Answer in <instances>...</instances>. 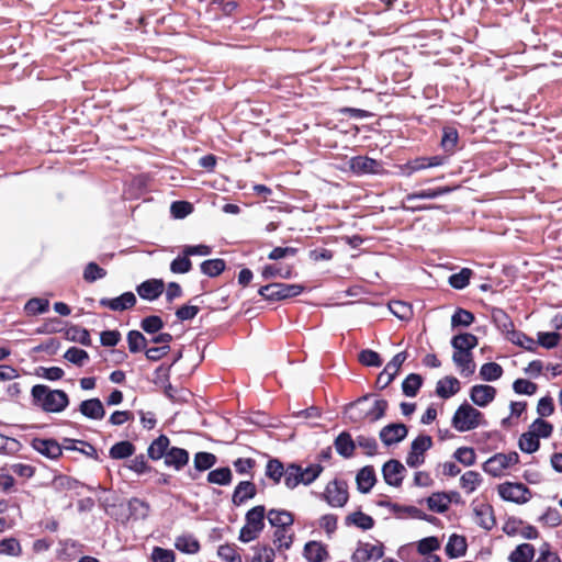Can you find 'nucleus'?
Wrapping results in <instances>:
<instances>
[{"mask_svg":"<svg viewBox=\"0 0 562 562\" xmlns=\"http://www.w3.org/2000/svg\"><path fill=\"white\" fill-rule=\"evenodd\" d=\"M215 462V456L210 452H198L194 457V467L199 471H204L212 468Z\"/></svg>","mask_w":562,"mask_h":562,"instance_id":"864d4df0","label":"nucleus"},{"mask_svg":"<svg viewBox=\"0 0 562 562\" xmlns=\"http://www.w3.org/2000/svg\"><path fill=\"white\" fill-rule=\"evenodd\" d=\"M431 447L429 436H418L411 446V451L406 458V463L411 468H416L424 462V453Z\"/></svg>","mask_w":562,"mask_h":562,"instance_id":"9d476101","label":"nucleus"},{"mask_svg":"<svg viewBox=\"0 0 562 562\" xmlns=\"http://www.w3.org/2000/svg\"><path fill=\"white\" fill-rule=\"evenodd\" d=\"M503 368L496 362H486L480 368V378L486 382H493L502 378Z\"/></svg>","mask_w":562,"mask_h":562,"instance_id":"2f4dec72","label":"nucleus"},{"mask_svg":"<svg viewBox=\"0 0 562 562\" xmlns=\"http://www.w3.org/2000/svg\"><path fill=\"white\" fill-rule=\"evenodd\" d=\"M473 321H474V315L471 312L463 310V308H458L451 317V325H452V327H458V326L468 327L473 323Z\"/></svg>","mask_w":562,"mask_h":562,"instance_id":"8fccbe9b","label":"nucleus"},{"mask_svg":"<svg viewBox=\"0 0 562 562\" xmlns=\"http://www.w3.org/2000/svg\"><path fill=\"white\" fill-rule=\"evenodd\" d=\"M383 554L384 548L381 542H359L357 549L351 555V561L368 562L370 560H379L383 557Z\"/></svg>","mask_w":562,"mask_h":562,"instance_id":"6e6552de","label":"nucleus"},{"mask_svg":"<svg viewBox=\"0 0 562 562\" xmlns=\"http://www.w3.org/2000/svg\"><path fill=\"white\" fill-rule=\"evenodd\" d=\"M304 557L308 562H324L329 558L326 546L318 541H310L304 547Z\"/></svg>","mask_w":562,"mask_h":562,"instance_id":"aec40b11","label":"nucleus"},{"mask_svg":"<svg viewBox=\"0 0 562 562\" xmlns=\"http://www.w3.org/2000/svg\"><path fill=\"white\" fill-rule=\"evenodd\" d=\"M440 547L441 542L435 536L423 538L415 543L416 551L423 557L438 551Z\"/></svg>","mask_w":562,"mask_h":562,"instance_id":"7c9ffc66","label":"nucleus"},{"mask_svg":"<svg viewBox=\"0 0 562 562\" xmlns=\"http://www.w3.org/2000/svg\"><path fill=\"white\" fill-rule=\"evenodd\" d=\"M450 498L445 493H435L428 497L427 504L429 509L436 513H443L450 505Z\"/></svg>","mask_w":562,"mask_h":562,"instance_id":"f704fd0d","label":"nucleus"},{"mask_svg":"<svg viewBox=\"0 0 562 562\" xmlns=\"http://www.w3.org/2000/svg\"><path fill=\"white\" fill-rule=\"evenodd\" d=\"M324 497L333 507H342L348 501L347 485L340 481H331L327 484Z\"/></svg>","mask_w":562,"mask_h":562,"instance_id":"1a4fd4ad","label":"nucleus"},{"mask_svg":"<svg viewBox=\"0 0 562 562\" xmlns=\"http://www.w3.org/2000/svg\"><path fill=\"white\" fill-rule=\"evenodd\" d=\"M192 263L188 256L182 254V256L177 257L172 260L170 265V270L173 273H187L191 270Z\"/></svg>","mask_w":562,"mask_h":562,"instance_id":"052dcab7","label":"nucleus"},{"mask_svg":"<svg viewBox=\"0 0 562 562\" xmlns=\"http://www.w3.org/2000/svg\"><path fill=\"white\" fill-rule=\"evenodd\" d=\"M481 483L482 476L475 471H468L460 477V485L468 494L473 493Z\"/></svg>","mask_w":562,"mask_h":562,"instance_id":"473e14b6","label":"nucleus"},{"mask_svg":"<svg viewBox=\"0 0 562 562\" xmlns=\"http://www.w3.org/2000/svg\"><path fill=\"white\" fill-rule=\"evenodd\" d=\"M49 306L48 300L34 297L26 302L24 311L27 315H37L47 312Z\"/></svg>","mask_w":562,"mask_h":562,"instance_id":"37998d69","label":"nucleus"},{"mask_svg":"<svg viewBox=\"0 0 562 562\" xmlns=\"http://www.w3.org/2000/svg\"><path fill=\"white\" fill-rule=\"evenodd\" d=\"M169 439L161 435L155 439L148 448V456L153 460L165 458L168 453Z\"/></svg>","mask_w":562,"mask_h":562,"instance_id":"c85d7f7f","label":"nucleus"},{"mask_svg":"<svg viewBox=\"0 0 562 562\" xmlns=\"http://www.w3.org/2000/svg\"><path fill=\"white\" fill-rule=\"evenodd\" d=\"M507 339L515 345L520 346L521 348L532 351L535 350L536 342L532 338L528 337L521 331L512 330L508 331Z\"/></svg>","mask_w":562,"mask_h":562,"instance_id":"ea45409f","label":"nucleus"},{"mask_svg":"<svg viewBox=\"0 0 562 562\" xmlns=\"http://www.w3.org/2000/svg\"><path fill=\"white\" fill-rule=\"evenodd\" d=\"M529 431H531L538 439L540 438H549L553 431V426L543 420L542 418H537L530 426Z\"/></svg>","mask_w":562,"mask_h":562,"instance_id":"58836bf2","label":"nucleus"},{"mask_svg":"<svg viewBox=\"0 0 562 562\" xmlns=\"http://www.w3.org/2000/svg\"><path fill=\"white\" fill-rule=\"evenodd\" d=\"M22 553V547L18 539L10 537L0 541V554L9 557H19Z\"/></svg>","mask_w":562,"mask_h":562,"instance_id":"4c0bfd02","label":"nucleus"},{"mask_svg":"<svg viewBox=\"0 0 562 562\" xmlns=\"http://www.w3.org/2000/svg\"><path fill=\"white\" fill-rule=\"evenodd\" d=\"M164 286L162 280L150 279L138 285L137 293L142 299L153 301L162 293Z\"/></svg>","mask_w":562,"mask_h":562,"instance_id":"6ab92c4d","label":"nucleus"},{"mask_svg":"<svg viewBox=\"0 0 562 562\" xmlns=\"http://www.w3.org/2000/svg\"><path fill=\"white\" fill-rule=\"evenodd\" d=\"M104 276H105V270L102 269L101 267H99L94 262L88 263L85 269V272H83L85 280L89 281V282H93L98 279L103 278Z\"/></svg>","mask_w":562,"mask_h":562,"instance_id":"69168bd1","label":"nucleus"},{"mask_svg":"<svg viewBox=\"0 0 562 562\" xmlns=\"http://www.w3.org/2000/svg\"><path fill=\"white\" fill-rule=\"evenodd\" d=\"M513 389L518 394L532 395L537 391V385L525 379H518L514 382Z\"/></svg>","mask_w":562,"mask_h":562,"instance_id":"0e129e2a","label":"nucleus"},{"mask_svg":"<svg viewBox=\"0 0 562 562\" xmlns=\"http://www.w3.org/2000/svg\"><path fill=\"white\" fill-rule=\"evenodd\" d=\"M192 204L187 201H176L170 206V212L175 218H183L191 214Z\"/></svg>","mask_w":562,"mask_h":562,"instance_id":"13d9d810","label":"nucleus"},{"mask_svg":"<svg viewBox=\"0 0 562 562\" xmlns=\"http://www.w3.org/2000/svg\"><path fill=\"white\" fill-rule=\"evenodd\" d=\"M519 462L517 452L496 453L483 463V471L491 476L501 477Z\"/></svg>","mask_w":562,"mask_h":562,"instance_id":"20e7f679","label":"nucleus"},{"mask_svg":"<svg viewBox=\"0 0 562 562\" xmlns=\"http://www.w3.org/2000/svg\"><path fill=\"white\" fill-rule=\"evenodd\" d=\"M189 461V453L181 448H171L165 457V464L176 470L183 468Z\"/></svg>","mask_w":562,"mask_h":562,"instance_id":"b1692460","label":"nucleus"},{"mask_svg":"<svg viewBox=\"0 0 562 562\" xmlns=\"http://www.w3.org/2000/svg\"><path fill=\"white\" fill-rule=\"evenodd\" d=\"M468 542L464 536L453 533L446 544V553L450 559H458L465 555Z\"/></svg>","mask_w":562,"mask_h":562,"instance_id":"a211bd4d","label":"nucleus"},{"mask_svg":"<svg viewBox=\"0 0 562 562\" xmlns=\"http://www.w3.org/2000/svg\"><path fill=\"white\" fill-rule=\"evenodd\" d=\"M134 453V446L130 441H120L110 449L113 459H125Z\"/></svg>","mask_w":562,"mask_h":562,"instance_id":"49530a36","label":"nucleus"},{"mask_svg":"<svg viewBox=\"0 0 562 562\" xmlns=\"http://www.w3.org/2000/svg\"><path fill=\"white\" fill-rule=\"evenodd\" d=\"M471 276L472 271L469 268H463L460 272L449 278V283L454 289H463L469 284Z\"/></svg>","mask_w":562,"mask_h":562,"instance_id":"603ef678","label":"nucleus"},{"mask_svg":"<svg viewBox=\"0 0 562 562\" xmlns=\"http://www.w3.org/2000/svg\"><path fill=\"white\" fill-rule=\"evenodd\" d=\"M407 435V428L404 424L396 423L383 427L380 431V438L386 446H391L403 440Z\"/></svg>","mask_w":562,"mask_h":562,"instance_id":"4468645a","label":"nucleus"},{"mask_svg":"<svg viewBox=\"0 0 562 562\" xmlns=\"http://www.w3.org/2000/svg\"><path fill=\"white\" fill-rule=\"evenodd\" d=\"M153 562H175V553L172 550L155 547L151 552Z\"/></svg>","mask_w":562,"mask_h":562,"instance_id":"338daca9","label":"nucleus"},{"mask_svg":"<svg viewBox=\"0 0 562 562\" xmlns=\"http://www.w3.org/2000/svg\"><path fill=\"white\" fill-rule=\"evenodd\" d=\"M135 302V295L132 292H126L117 297L103 300L101 303L113 311H124L132 307Z\"/></svg>","mask_w":562,"mask_h":562,"instance_id":"bb28decb","label":"nucleus"},{"mask_svg":"<svg viewBox=\"0 0 562 562\" xmlns=\"http://www.w3.org/2000/svg\"><path fill=\"white\" fill-rule=\"evenodd\" d=\"M358 490L361 493H368L375 483L374 470L370 467L362 468L356 477Z\"/></svg>","mask_w":562,"mask_h":562,"instance_id":"cd10ccee","label":"nucleus"},{"mask_svg":"<svg viewBox=\"0 0 562 562\" xmlns=\"http://www.w3.org/2000/svg\"><path fill=\"white\" fill-rule=\"evenodd\" d=\"M499 496L506 502L525 504L532 497L531 491L522 483L505 482L497 486Z\"/></svg>","mask_w":562,"mask_h":562,"instance_id":"0eeeda50","label":"nucleus"},{"mask_svg":"<svg viewBox=\"0 0 562 562\" xmlns=\"http://www.w3.org/2000/svg\"><path fill=\"white\" fill-rule=\"evenodd\" d=\"M355 442L347 432L340 434L335 440L337 452L344 457H350L355 450Z\"/></svg>","mask_w":562,"mask_h":562,"instance_id":"c9c22d12","label":"nucleus"},{"mask_svg":"<svg viewBox=\"0 0 562 562\" xmlns=\"http://www.w3.org/2000/svg\"><path fill=\"white\" fill-rule=\"evenodd\" d=\"M284 469L281 462L278 460H270L266 467V474L274 482H279L282 476H284Z\"/></svg>","mask_w":562,"mask_h":562,"instance_id":"e2e57ef3","label":"nucleus"},{"mask_svg":"<svg viewBox=\"0 0 562 562\" xmlns=\"http://www.w3.org/2000/svg\"><path fill=\"white\" fill-rule=\"evenodd\" d=\"M389 308L400 319H408L412 316L411 306L402 301L391 302Z\"/></svg>","mask_w":562,"mask_h":562,"instance_id":"4d7b16f0","label":"nucleus"},{"mask_svg":"<svg viewBox=\"0 0 562 562\" xmlns=\"http://www.w3.org/2000/svg\"><path fill=\"white\" fill-rule=\"evenodd\" d=\"M482 423L483 414L470 404L460 405L452 417V426L461 432L475 429Z\"/></svg>","mask_w":562,"mask_h":562,"instance_id":"39448f33","label":"nucleus"},{"mask_svg":"<svg viewBox=\"0 0 562 562\" xmlns=\"http://www.w3.org/2000/svg\"><path fill=\"white\" fill-rule=\"evenodd\" d=\"M34 405L46 413H61L69 405V397L63 390H52L50 387L36 384L31 390Z\"/></svg>","mask_w":562,"mask_h":562,"instance_id":"f257e3e1","label":"nucleus"},{"mask_svg":"<svg viewBox=\"0 0 562 562\" xmlns=\"http://www.w3.org/2000/svg\"><path fill=\"white\" fill-rule=\"evenodd\" d=\"M460 391V382L454 376H445L437 382L436 393L442 398H449Z\"/></svg>","mask_w":562,"mask_h":562,"instance_id":"4be33fe9","label":"nucleus"},{"mask_svg":"<svg viewBox=\"0 0 562 562\" xmlns=\"http://www.w3.org/2000/svg\"><path fill=\"white\" fill-rule=\"evenodd\" d=\"M383 476L385 482L392 486H400L403 481L405 468L396 460H390L383 465Z\"/></svg>","mask_w":562,"mask_h":562,"instance_id":"dca6fc26","label":"nucleus"},{"mask_svg":"<svg viewBox=\"0 0 562 562\" xmlns=\"http://www.w3.org/2000/svg\"><path fill=\"white\" fill-rule=\"evenodd\" d=\"M518 445L521 451L526 453H533L539 449L540 441L531 431L528 430L520 436Z\"/></svg>","mask_w":562,"mask_h":562,"instance_id":"e433bc0d","label":"nucleus"},{"mask_svg":"<svg viewBox=\"0 0 562 562\" xmlns=\"http://www.w3.org/2000/svg\"><path fill=\"white\" fill-rule=\"evenodd\" d=\"M274 551L269 547H258L255 550V554L251 562H273Z\"/></svg>","mask_w":562,"mask_h":562,"instance_id":"774afa93","label":"nucleus"},{"mask_svg":"<svg viewBox=\"0 0 562 562\" xmlns=\"http://www.w3.org/2000/svg\"><path fill=\"white\" fill-rule=\"evenodd\" d=\"M268 521L277 529L288 528L293 524V516L283 509H271L267 514Z\"/></svg>","mask_w":562,"mask_h":562,"instance_id":"5701e85b","label":"nucleus"},{"mask_svg":"<svg viewBox=\"0 0 562 562\" xmlns=\"http://www.w3.org/2000/svg\"><path fill=\"white\" fill-rule=\"evenodd\" d=\"M348 165L349 168L357 175L382 172L381 164L366 156L352 157L348 161Z\"/></svg>","mask_w":562,"mask_h":562,"instance_id":"9b49d317","label":"nucleus"},{"mask_svg":"<svg viewBox=\"0 0 562 562\" xmlns=\"http://www.w3.org/2000/svg\"><path fill=\"white\" fill-rule=\"evenodd\" d=\"M64 358L74 364L82 366L89 356L86 350L71 347L65 352Z\"/></svg>","mask_w":562,"mask_h":562,"instance_id":"5fc2aeb1","label":"nucleus"},{"mask_svg":"<svg viewBox=\"0 0 562 562\" xmlns=\"http://www.w3.org/2000/svg\"><path fill=\"white\" fill-rule=\"evenodd\" d=\"M496 396V389L487 384H477L471 387L470 398L471 401L480 406L485 407L494 401Z\"/></svg>","mask_w":562,"mask_h":562,"instance_id":"f8f14e48","label":"nucleus"},{"mask_svg":"<svg viewBox=\"0 0 562 562\" xmlns=\"http://www.w3.org/2000/svg\"><path fill=\"white\" fill-rule=\"evenodd\" d=\"M301 476V468L297 465H290L284 472V483L289 488H294L302 483Z\"/></svg>","mask_w":562,"mask_h":562,"instance_id":"6e6d98bb","label":"nucleus"},{"mask_svg":"<svg viewBox=\"0 0 562 562\" xmlns=\"http://www.w3.org/2000/svg\"><path fill=\"white\" fill-rule=\"evenodd\" d=\"M477 342L476 336L470 333H464L454 336L451 340V346L454 351L472 352V349L477 346Z\"/></svg>","mask_w":562,"mask_h":562,"instance_id":"393cba45","label":"nucleus"},{"mask_svg":"<svg viewBox=\"0 0 562 562\" xmlns=\"http://www.w3.org/2000/svg\"><path fill=\"white\" fill-rule=\"evenodd\" d=\"M535 557V548L530 543H521L509 554L510 562H531Z\"/></svg>","mask_w":562,"mask_h":562,"instance_id":"c756f323","label":"nucleus"},{"mask_svg":"<svg viewBox=\"0 0 562 562\" xmlns=\"http://www.w3.org/2000/svg\"><path fill=\"white\" fill-rule=\"evenodd\" d=\"M304 290L301 284L271 283L259 289V294L266 300L280 301L300 295Z\"/></svg>","mask_w":562,"mask_h":562,"instance_id":"423d86ee","label":"nucleus"},{"mask_svg":"<svg viewBox=\"0 0 562 562\" xmlns=\"http://www.w3.org/2000/svg\"><path fill=\"white\" fill-rule=\"evenodd\" d=\"M454 458L465 467H471L475 463L476 454L473 448L461 447L454 452Z\"/></svg>","mask_w":562,"mask_h":562,"instance_id":"3c124183","label":"nucleus"},{"mask_svg":"<svg viewBox=\"0 0 562 562\" xmlns=\"http://www.w3.org/2000/svg\"><path fill=\"white\" fill-rule=\"evenodd\" d=\"M127 342L131 352H138L147 346L146 338L137 330H132L127 334Z\"/></svg>","mask_w":562,"mask_h":562,"instance_id":"de8ad7c7","label":"nucleus"},{"mask_svg":"<svg viewBox=\"0 0 562 562\" xmlns=\"http://www.w3.org/2000/svg\"><path fill=\"white\" fill-rule=\"evenodd\" d=\"M458 143V132L448 127L443 130L441 146L446 151H452Z\"/></svg>","mask_w":562,"mask_h":562,"instance_id":"bf43d9fd","label":"nucleus"},{"mask_svg":"<svg viewBox=\"0 0 562 562\" xmlns=\"http://www.w3.org/2000/svg\"><path fill=\"white\" fill-rule=\"evenodd\" d=\"M474 521L485 530H491L495 526L493 508L488 504H477L473 508Z\"/></svg>","mask_w":562,"mask_h":562,"instance_id":"2eb2a0df","label":"nucleus"},{"mask_svg":"<svg viewBox=\"0 0 562 562\" xmlns=\"http://www.w3.org/2000/svg\"><path fill=\"white\" fill-rule=\"evenodd\" d=\"M79 411L82 415L91 419H102L105 411L99 398H91L81 402Z\"/></svg>","mask_w":562,"mask_h":562,"instance_id":"412c9836","label":"nucleus"},{"mask_svg":"<svg viewBox=\"0 0 562 562\" xmlns=\"http://www.w3.org/2000/svg\"><path fill=\"white\" fill-rule=\"evenodd\" d=\"M452 361L463 376H470L475 372V362L472 352L453 351Z\"/></svg>","mask_w":562,"mask_h":562,"instance_id":"f3484780","label":"nucleus"},{"mask_svg":"<svg viewBox=\"0 0 562 562\" xmlns=\"http://www.w3.org/2000/svg\"><path fill=\"white\" fill-rule=\"evenodd\" d=\"M347 521L363 530L371 529L374 525L373 518L362 512L352 513L347 517Z\"/></svg>","mask_w":562,"mask_h":562,"instance_id":"c03bdc74","label":"nucleus"},{"mask_svg":"<svg viewBox=\"0 0 562 562\" xmlns=\"http://www.w3.org/2000/svg\"><path fill=\"white\" fill-rule=\"evenodd\" d=\"M175 547L179 551L189 554L196 553L200 549L198 540L194 537L187 535L178 537L175 541Z\"/></svg>","mask_w":562,"mask_h":562,"instance_id":"72a5a7b5","label":"nucleus"},{"mask_svg":"<svg viewBox=\"0 0 562 562\" xmlns=\"http://www.w3.org/2000/svg\"><path fill=\"white\" fill-rule=\"evenodd\" d=\"M31 446L38 453L49 459H57L63 452L60 445L54 439L34 438Z\"/></svg>","mask_w":562,"mask_h":562,"instance_id":"ddd939ff","label":"nucleus"},{"mask_svg":"<svg viewBox=\"0 0 562 562\" xmlns=\"http://www.w3.org/2000/svg\"><path fill=\"white\" fill-rule=\"evenodd\" d=\"M207 481L213 484L227 485L232 481V472L228 468H220L207 474Z\"/></svg>","mask_w":562,"mask_h":562,"instance_id":"a18cd8bd","label":"nucleus"},{"mask_svg":"<svg viewBox=\"0 0 562 562\" xmlns=\"http://www.w3.org/2000/svg\"><path fill=\"white\" fill-rule=\"evenodd\" d=\"M225 269V261L223 259H210L201 263V271L209 277H216Z\"/></svg>","mask_w":562,"mask_h":562,"instance_id":"79ce46f5","label":"nucleus"},{"mask_svg":"<svg viewBox=\"0 0 562 562\" xmlns=\"http://www.w3.org/2000/svg\"><path fill=\"white\" fill-rule=\"evenodd\" d=\"M387 408V402L384 400L370 398L364 396L348 407V416L352 422L374 423L382 418Z\"/></svg>","mask_w":562,"mask_h":562,"instance_id":"f03ea898","label":"nucleus"},{"mask_svg":"<svg viewBox=\"0 0 562 562\" xmlns=\"http://www.w3.org/2000/svg\"><path fill=\"white\" fill-rule=\"evenodd\" d=\"M291 268H281L277 265H269L262 268L261 274L265 279H271L276 277H280L283 279H289L291 277Z\"/></svg>","mask_w":562,"mask_h":562,"instance_id":"09e8293b","label":"nucleus"},{"mask_svg":"<svg viewBox=\"0 0 562 562\" xmlns=\"http://www.w3.org/2000/svg\"><path fill=\"white\" fill-rule=\"evenodd\" d=\"M266 508L262 505L252 507L246 514V524L240 529L239 540L241 542H250L258 538L265 527Z\"/></svg>","mask_w":562,"mask_h":562,"instance_id":"7ed1b4c3","label":"nucleus"},{"mask_svg":"<svg viewBox=\"0 0 562 562\" xmlns=\"http://www.w3.org/2000/svg\"><path fill=\"white\" fill-rule=\"evenodd\" d=\"M293 542V536L286 531V528L277 529L274 532V544L279 549H289Z\"/></svg>","mask_w":562,"mask_h":562,"instance_id":"680f3d73","label":"nucleus"},{"mask_svg":"<svg viewBox=\"0 0 562 562\" xmlns=\"http://www.w3.org/2000/svg\"><path fill=\"white\" fill-rule=\"evenodd\" d=\"M422 376L415 373L409 374L402 383L403 393L406 396H415L422 385Z\"/></svg>","mask_w":562,"mask_h":562,"instance_id":"a19ab883","label":"nucleus"},{"mask_svg":"<svg viewBox=\"0 0 562 562\" xmlns=\"http://www.w3.org/2000/svg\"><path fill=\"white\" fill-rule=\"evenodd\" d=\"M256 495V486L249 481L240 482L233 494V503L237 506L241 505Z\"/></svg>","mask_w":562,"mask_h":562,"instance_id":"a878e982","label":"nucleus"}]
</instances>
